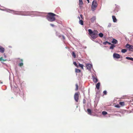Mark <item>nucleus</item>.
Instances as JSON below:
<instances>
[{
    "instance_id": "35",
    "label": "nucleus",
    "mask_w": 133,
    "mask_h": 133,
    "mask_svg": "<svg viewBox=\"0 0 133 133\" xmlns=\"http://www.w3.org/2000/svg\"><path fill=\"white\" fill-rule=\"evenodd\" d=\"M62 37L63 40H64L65 39V37L63 35Z\"/></svg>"
},
{
    "instance_id": "6",
    "label": "nucleus",
    "mask_w": 133,
    "mask_h": 133,
    "mask_svg": "<svg viewBox=\"0 0 133 133\" xmlns=\"http://www.w3.org/2000/svg\"><path fill=\"white\" fill-rule=\"evenodd\" d=\"M113 56L114 58H120V55L117 53H114L113 55Z\"/></svg>"
},
{
    "instance_id": "12",
    "label": "nucleus",
    "mask_w": 133,
    "mask_h": 133,
    "mask_svg": "<svg viewBox=\"0 0 133 133\" xmlns=\"http://www.w3.org/2000/svg\"><path fill=\"white\" fill-rule=\"evenodd\" d=\"M93 82L95 83H96L98 81L97 79L95 77H93Z\"/></svg>"
},
{
    "instance_id": "11",
    "label": "nucleus",
    "mask_w": 133,
    "mask_h": 133,
    "mask_svg": "<svg viewBox=\"0 0 133 133\" xmlns=\"http://www.w3.org/2000/svg\"><path fill=\"white\" fill-rule=\"evenodd\" d=\"M117 42V41L115 39H113L112 42V43L114 44H116Z\"/></svg>"
},
{
    "instance_id": "3",
    "label": "nucleus",
    "mask_w": 133,
    "mask_h": 133,
    "mask_svg": "<svg viewBox=\"0 0 133 133\" xmlns=\"http://www.w3.org/2000/svg\"><path fill=\"white\" fill-rule=\"evenodd\" d=\"M97 6V4L96 1L94 0L92 3L91 8L92 11H94L95 10Z\"/></svg>"
},
{
    "instance_id": "18",
    "label": "nucleus",
    "mask_w": 133,
    "mask_h": 133,
    "mask_svg": "<svg viewBox=\"0 0 133 133\" xmlns=\"http://www.w3.org/2000/svg\"><path fill=\"white\" fill-rule=\"evenodd\" d=\"M75 72L77 73H79L81 72V70L77 69H75Z\"/></svg>"
},
{
    "instance_id": "20",
    "label": "nucleus",
    "mask_w": 133,
    "mask_h": 133,
    "mask_svg": "<svg viewBox=\"0 0 133 133\" xmlns=\"http://www.w3.org/2000/svg\"><path fill=\"white\" fill-rule=\"evenodd\" d=\"M72 55L73 57L74 58H75L76 57V55L74 52H72Z\"/></svg>"
},
{
    "instance_id": "5",
    "label": "nucleus",
    "mask_w": 133,
    "mask_h": 133,
    "mask_svg": "<svg viewBox=\"0 0 133 133\" xmlns=\"http://www.w3.org/2000/svg\"><path fill=\"white\" fill-rule=\"evenodd\" d=\"M126 47L127 48L129 49V50L130 51H132L133 50V47L132 46L128 44H127Z\"/></svg>"
},
{
    "instance_id": "45",
    "label": "nucleus",
    "mask_w": 133,
    "mask_h": 133,
    "mask_svg": "<svg viewBox=\"0 0 133 133\" xmlns=\"http://www.w3.org/2000/svg\"><path fill=\"white\" fill-rule=\"evenodd\" d=\"M15 14H17V13H15Z\"/></svg>"
},
{
    "instance_id": "22",
    "label": "nucleus",
    "mask_w": 133,
    "mask_h": 133,
    "mask_svg": "<svg viewBox=\"0 0 133 133\" xmlns=\"http://www.w3.org/2000/svg\"><path fill=\"white\" fill-rule=\"evenodd\" d=\"M127 51V50L126 49H123L121 50V52L123 53H125Z\"/></svg>"
},
{
    "instance_id": "31",
    "label": "nucleus",
    "mask_w": 133,
    "mask_h": 133,
    "mask_svg": "<svg viewBox=\"0 0 133 133\" xmlns=\"http://www.w3.org/2000/svg\"><path fill=\"white\" fill-rule=\"evenodd\" d=\"M111 23H109L108 25V27H110L111 26Z\"/></svg>"
},
{
    "instance_id": "42",
    "label": "nucleus",
    "mask_w": 133,
    "mask_h": 133,
    "mask_svg": "<svg viewBox=\"0 0 133 133\" xmlns=\"http://www.w3.org/2000/svg\"><path fill=\"white\" fill-rule=\"evenodd\" d=\"M20 61H21V62H23V60L22 59H21Z\"/></svg>"
},
{
    "instance_id": "32",
    "label": "nucleus",
    "mask_w": 133,
    "mask_h": 133,
    "mask_svg": "<svg viewBox=\"0 0 133 133\" xmlns=\"http://www.w3.org/2000/svg\"><path fill=\"white\" fill-rule=\"evenodd\" d=\"M108 43V42L107 41H106V42H104L103 43V44H105V45H106V44H108L107 43Z\"/></svg>"
},
{
    "instance_id": "37",
    "label": "nucleus",
    "mask_w": 133,
    "mask_h": 133,
    "mask_svg": "<svg viewBox=\"0 0 133 133\" xmlns=\"http://www.w3.org/2000/svg\"><path fill=\"white\" fill-rule=\"evenodd\" d=\"M4 56L5 57V58L6 57V56L5 54L4 53Z\"/></svg>"
},
{
    "instance_id": "33",
    "label": "nucleus",
    "mask_w": 133,
    "mask_h": 133,
    "mask_svg": "<svg viewBox=\"0 0 133 133\" xmlns=\"http://www.w3.org/2000/svg\"><path fill=\"white\" fill-rule=\"evenodd\" d=\"M80 17H81V19H83V15L82 14H81V15H80Z\"/></svg>"
},
{
    "instance_id": "23",
    "label": "nucleus",
    "mask_w": 133,
    "mask_h": 133,
    "mask_svg": "<svg viewBox=\"0 0 133 133\" xmlns=\"http://www.w3.org/2000/svg\"><path fill=\"white\" fill-rule=\"evenodd\" d=\"M102 114L103 115H105L107 114V112L105 111H103L102 112Z\"/></svg>"
},
{
    "instance_id": "1",
    "label": "nucleus",
    "mask_w": 133,
    "mask_h": 133,
    "mask_svg": "<svg viewBox=\"0 0 133 133\" xmlns=\"http://www.w3.org/2000/svg\"><path fill=\"white\" fill-rule=\"evenodd\" d=\"M89 35L91 38L94 39L96 38L98 36V32L96 30H94L93 31L91 29L88 30Z\"/></svg>"
},
{
    "instance_id": "10",
    "label": "nucleus",
    "mask_w": 133,
    "mask_h": 133,
    "mask_svg": "<svg viewBox=\"0 0 133 133\" xmlns=\"http://www.w3.org/2000/svg\"><path fill=\"white\" fill-rule=\"evenodd\" d=\"M112 17L114 22H116L117 21V20L115 17L114 16H112Z\"/></svg>"
},
{
    "instance_id": "4",
    "label": "nucleus",
    "mask_w": 133,
    "mask_h": 133,
    "mask_svg": "<svg viewBox=\"0 0 133 133\" xmlns=\"http://www.w3.org/2000/svg\"><path fill=\"white\" fill-rule=\"evenodd\" d=\"M74 98L76 101L77 102L79 99V93L78 92H76L75 94Z\"/></svg>"
},
{
    "instance_id": "21",
    "label": "nucleus",
    "mask_w": 133,
    "mask_h": 133,
    "mask_svg": "<svg viewBox=\"0 0 133 133\" xmlns=\"http://www.w3.org/2000/svg\"><path fill=\"white\" fill-rule=\"evenodd\" d=\"M76 88L75 89L76 91H77L78 89V86L77 84H76Z\"/></svg>"
},
{
    "instance_id": "17",
    "label": "nucleus",
    "mask_w": 133,
    "mask_h": 133,
    "mask_svg": "<svg viewBox=\"0 0 133 133\" xmlns=\"http://www.w3.org/2000/svg\"><path fill=\"white\" fill-rule=\"evenodd\" d=\"M88 112V114L90 115H91V111L90 109H88L87 110Z\"/></svg>"
},
{
    "instance_id": "44",
    "label": "nucleus",
    "mask_w": 133,
    "mask_h": 133,
    "mask_svg": "<svg viewBox=\"0 0 133 133\" xmlns=\"http://www.w3.org/2000/svg\"><path fill=\"white\" fill-rule=\"evenodd\" d=\"M116 107H118V106L117 105H116Z\"/></svg>"
},
{
    "instance_id": "43",
    "label": "nucleus",
    "mask_w": 133,
    "mask_h": 133,
    "mask_svg": "<svg viewBox=\"0 0 133 133\" xmlns=\"http://www.w3.org/2000/svg\"><path fill=\"white\" fill-rule=\"evenodd\" d=\"M61 35H59L58 36V37H61Z\"/></svg>"
},
{
    "instance_id": "8",
    "label": "nucleus",
    "mask_w": 133,
    "mask_h": 133,
    "mask_svg": "<svg viewBox=\"0 0 133 133\" xmlns=\"http://www.w3.org/2000/svg\"><path fill=\"white\" fill-rule=\"evenodd\" d=\"M5 51L4 48H3L2 46H0V52L2 53L4 52Z\"/></svg>"
},
{
    "instance_id": "40",
    "label": "nucleus",
    "mask_w": 133,
    "mask_h": 133,
    "mask_svg": "<svg viewBox=\"0 0 133 133\" xmlns=\"http://www.w3.org/2000/svg\"><path fill=\"white\" fill-rule=\"evenodd\" d=\"M78 18L79 19V20H80V17L79 16H78Z\"/></svg>"
},
{
    "instance_id": "29",
    "label": "nucleus",
    "mask_w": 133,
    "mask_h": 133,
    "mask_svg": "<svg viewBox=\"0 0 133 133\" xmlns=\"http://www.w3.org/2000/svg\"><path fill=\"white\" fill-rule=\"evenodd\" d=\"M23 65V63H19V65L20 66H22Z\"/></svg>"
},
{
    "instance_id": "14",
    "label": "nucleus",
    "mask_w": 133,
    "mask_h": 133,
    "mask_svg": "<svg viewBox=\"0 0 133 133\" xmlns=\"http://www.w3.org/2000/svg\"><path fill=\"white\" fill-rule=\"evenodd\" d=\"M100 85V83L99 82L97 83L96 85V87L98 89H99Z\"/></svg>"
},
{
    "instance_id": "36",
    "label": "nucleus",
    "mask_w": 133,
    "mask_h": 133,
    "mask_svg": "<svg viewBox=\"0 0 133 133\" xmlns=\"http://www.w3.org/2000/svg\"><path fill=\"white\" fill-rule=\"evenodd\" d=\"M50 25L52 27H54V25L53 24H50Z\"/></svg>"
},
{
    "instance_id": "38",
    "label": "nucleus",
    "mask_w": 133,
    "mask_h": 133,
    "mask_svg": "<svg viewBox=\"0 0 133 133\" xmlns=\"http://www.w3.org/2000/svg\"><path fill=\"white\" fill-rule=\"evenodd\" d=\"M130 60H131L132 61H133V58H130Z\"/></svg>"
},
{
    "instance_id": "27",
    "label": "nucleus",
    "mask_w": 133,
    "mask_h": 133,
    "mask_svg": "<svg viewBox=\"0 0 133 133\" xmlns=\"http://www.w3.org/2000/svg\"><path fill=\"white\" fill-rule=\"evenodd\" d=\"M74 64L78 68V66L77 65L76 62H73Z\"/></svg>"
},
{
    "instance_id": "24",
    "label": "nucleus",
    "mask_w": 133,
    "mask_h": 133,
    "mask_svg": "<svg viewBox=\"0 0 133 133\" xmlns=\"http://www.w3.org/2000/svg\"><path fill=\"white\" fill-rule=\"evenodd\" d=\"M98 35L99 37H102L103 36V34L101 33H99L98 34Z\"/></svg>"
},
{
    "instance_id": "26",
    "label": "nucleus",
    "mask_w": 133,
    "mask_h": 133,
    "mask_svg": "<svg viewBox=\"0 0 133 133\" xmlns=\"http://www.w3.org/2000/svg\"><path fill=\"white\" fill-rule=\"evenodd\" d=\"M6 61V59H3V58L2 57H1L0 58V61Z\"/></svg>"
},
{
    "instance_id": "2",
    "label": "nucleus",
    "mask_w": 133,
    "mask_h": 133,
    "mask_svg": "<svg viewBox=\"0 0 133 133\" xmlns=\"http://www.w3.org/2000/svg\"><path fill=\"white\" fill-rule=\"evenodd\" d=\"M56 16V14L54 13L51 12L48 13L46 16V18L48 21L52 22L55 20L56 18L55 17Z\"/></svg>"
},
{
    "instance_id": "7",
    "label": "nucleus",
    "mask_w": 133,
    "mask_h": 133,
    "mask_svg": "<svg viewBox=\"0 0 133 133\" xmlns=\"http://www.w3.org/2000/svg\"><path fill=\"white\" fill-rule=\"evenodd\" d=\"M86 66L87 69L90 70L91 69L92 66V65L91 64L89 63L86 64Z\"/></svg>"
},
{
    "instance_id": "25",
    "label": "nucleus",
    "mask_w": 133,
    "mask_h": 133,
    "mask_svg": "<svg viewBox=\"0 0 133 133\" xmlns=\"http://www.w3.org/2000/svg\"><path fill=\"white\" fill-rule=\"evenodd\" d=\"M79 4L80 5H82L83 4L82 0H79Z\"/></svg>"
},
{
    "instance_id": "34",
    "label": "nucleus",
    "mask_w": 133,
    "mask_h": 133,
    "mask_svg": "<svg viewBox=\"0 0 133 133\" xmlns=\"http://www.w3.org/2000/svg\"><path fill=\"white\" fill-rule=\"evenodd\" d=\"M130 57H126V59H128L130 60Z\"/></svg>"
},
{
    "instance_id": "16",
    "label": "nucleus",
    "mask_w": 133,
    "mask_h": 133,
    "mask_svg": "<svg viewBox=\"0 0 133 133\" xmlns=\"http://www.w3.org/2000/svg\"><path fill=\"white\" fill-rule=\"evenodd\" d=\"M79 24L82 25H83L84 24L82 20H80L79 21Z\"/></svg>"
},
{
    "instance_id": "13",
    "label": "nucleus",
    "mask_w": 133,
    "mask_h": 133,
    "mask_svg": "<svg viewBox=\"0 0 133 133\" xmlns=\"http://www.w3.org/2000/svg\"><path fill=\"white\" fill-rule=\"evenodd\" d=\"M28 12H27V13H24L22 14L21 15H22L23 16H29L30 15H31L29 13H28Z\"/></svg>"
},
{
    "instance_id": "30",
    "label": "nucleus",
    "mask_w": 133,
    "mask_h": 133,
    "mask_svg": "<svg viewBox=\"0 0 133 133\" xmlns=\"http://www.w3.org/2000/svg\"><path fill=\"white\" fill-rule=\"evenodd\" d=\"M103 93L104 95H106L107 94V92L105 90L103 92Z\"/></svg>"
},
{
    "instance_id": "19",
    "label": "nucleus",
    "mask_w": 133,
    "mask_h": 133,
    "mask_svg": "<svg viewBox=\"0 0 133 133\" xmlns=\"http://www.w3.org/2000/svg\"><path fill=\"white\" fill-rule=\"evenodd\" d=\"M78 66H79V67H81L82 69H83V67L84 66V65L83 64L79 63Z\"/></svg>"
},
{
    "instance_id": "41",
    "label": "nucleus",
    "mask_w": 133,
    "mask_h": 133,
    "mask_svg": "<svg viewBox=\"0 0 133 133\" xmlns=\"http://www.w3.org/2000/svg\"><path fill=\"white\" fill-rule=\"evenodd\" d=\"M87 1H88V3H89V0H87Z\"/></svg>"
},
{
    "instance_id": "9",
    "label": "nucleus",
    "mask_w": 133,
    "mask_h": 133,
    "mask_svg": "<svg viewBox=\"0 0 133 133\" xmlns=\"http://www.w3.org/2000/svg\"><path fill=\"white\" fill-rule=\"evenodd\" d=\"M96 20V17L95 16H93L92 18H91L90 20L92 22H94Z\"/></svg>"
},
{
    "instance_id": "15",
    "label": "nucleus",
    "mask_w": 133,
    "mask_h": 133,
    "mask_svg": "<svg viewBox=\"0 0 133 133\" xmlns=\"http://www.w3.org/2000/svg\"><path fill=\"white\" fill-rule=\"evenodd\" d=\"M115 46L114 44H111L110 48V49H113Z\"/></svg>"
},
{
    "instance_id": "39",
    "label": "nucleus",
    "mask_w": 133,
    "mask_h": 133,
    "mask_svg": "<svg viewBox=\"0 0 133 133\" xmlns=\"http://www.w3.org/2000/svg\"><path fill=\"white\" fill-rule=\"evenodd\" d=\"M108 44H110V45H111V44L110 42H108V43H107Z\"/></svg>"
},
{
    "instance_id": "28",
    "label": "nucleus",
    "mask_w": 133,
    "mask_h": 133,
    "mask_svg": "<svg viewBox=\"0 0 133 133\" xmlns=\"http://www.w3.org/2000/svg\"><path fill=\"white\" fill-rule=\"evenodd\" d=\"M119 104L120 105L122 106L124 105V102H120Z\"/></svg>"
}]
</instances>
